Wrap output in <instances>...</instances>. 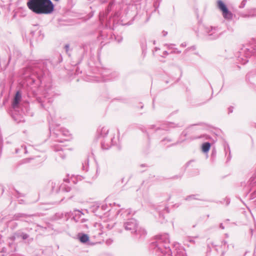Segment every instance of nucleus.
I'll use <instances>...</instances> for the list:
<instances>
[{
	"label": "nucleus",
	"mask_w": 256,
	"mask_h": 256,
	"mask_svg": "<svg viewBox=\"0 0 256 256\" xmlns=\"http://www.w3.org/2000/svg\"><path fill=\"white\" fill-rule=\"evenodd\" d=\"M170 242L168 234L158 235L156 236L155 241L150 244V248L158 256L166 254L169 255L171 253Z\"/></svg>",
	"instance_id": "f257e3e1"
},
{
	"label": "nucleus",
	"mask_w": 256,
	"mask_h": 256,
	"mask_svg": "<svg viewBox=\"0 0 256 256\" xmlns=\"http://www.w3.org/2000/svg\"><path fill=\"white\" fill-rule=\"evenodd\" d=\"M28 8L36 14H50L54 10V5L50 0H30Z\"/></svg>",
	"instance_id": "f03ea898"
},
{
	"label": "nucleus",
	"mask_w": 256,
	"mask_h": 256,
	"mask_svg": "<svg viewBox=\"0 0 256 256\" xmlns=\"http://www.w3.org/2000/svg\"><path fill=\"white\" fill-rule=\"evenodd\" d=\"M123 227L126 230L130 231L132 234L134 232L137 233L138 232H140V230H138V224L137 221L134 218L127 220L124 222Z\"/></svg>",
	"instance_id": "7ed1b4c3"
},
{
	"label": "nucleus",
	"mask_w": 256,
	"mask_h": 256,
	"mask_svg": "<svg viewBox=\"0 0 256 256\" xmlns=\"http://www.w3.org/2000/svg\"><path fill=\"white\" fill-rule=\"evenodd\" d=\"M217 6L222 12L223 17L227 20H230L232 18V14L228 10L226 5L221 0L217 1Z\"/></svg>",
	"instance_id": "20e7f679"
},
{
	"label": "nucleus",
	"mask_w": 256,
	"mask_h": 256,
	"mask_svg": "<svg viewBox=\"0 0 256 256\" xmlns=\"http://www.w3.org/2000/svg\"><path fill=\"white\" fill-rule=\"evenodd\" d=\"M206 32L210 40H216L221 35V33L217 27L208 28L206 29Z\"/></svg>",
	"instance_id": "39448f33"
},
{
	"label": "nucleus",
	"mask_w": 256,
	"mask_h": 256,
	"mask_svg": "<svg viewBox=\"0 0 256 256\" xmlns=\"http://www.w3.org/2000/svg\"><path fill=\"white\" fill-rule=\"evenodd\" d=\"M36 100L40 104L42 108H48L47 104L50 102V100L49 98H46V96L44 98L38 97Z\"/></svg>",
	"instance_id": "423d86ee"
},
{
	"label": "nucleus",
	"mask_w": 256,
	"mask_h": 256,
	"mask_svg": "<svg viewBox=\"0 0 256 256\" xmlns=\"http://www.w3.org/2000/svg\"><path fill=\"white\" fill-rule=\"evenodd\" d=\"M113 138H110V141L108 140H104L102 142V148L104 150H108V149L110 146L113 144Z\"/></svg>",
	"instance_id": "0eeeda50"
},
{
	"label": "nucleus",
	"mask_w": 256,
	"mask_h": 256,
	"mask_svg": "<svg viewBox=\"0 0 256 256\" xmlns=\"http://www.w3.org/2000/svg\"><path fill=\"white\" fill-rule=\"evenodd\" d=\"M21 98V94L19 92H17L14 98V102L12 103V106L14 108H17L18 104Z\"/></svg>",
	"instance_id": "6e6552de"
},
{
	"label": "nucleus",
	"mask_w": 256,
	"mask_h": 256,
	"mask_svg": "<svg viewBox=\"0 0 256 256\" xmlns=\"http://www.w3.org/2000/svg\"><path fill=\"white\" fill-rule=\"evenodd\" d=\"M78 238L80 242L82 243H86L88 242L89 237L86 234H81L78 235Z\"/></svg>",
	"instance_id": "1a4fd4ad"
},
{
	"label": "nucleus",
	"mask_w": 256,
	"mask_h": 256,
	"mask_svg": "<svg viewBox=\"0 0 256 256\" xmlns=\"http://www.w3.org/2000/svg\"><path fill=\"white\" fill-rule=\"evenodd\" d=\"M210 147V142H205L202 145V150L204 152H207L209 151Z\"/></svg>",
	"instance_id": "9d476101"
},
{
	"label": "nucleus",
	"mask_w": 256,
	"mask_h": 256,
	"mask_svg": "<svg viewBox=\"0 0 256 256\" xmlns=\"http://www.w3.org/2000/svg\"><path fill=\"white\" fill-rule=\"evenodd\" d=\"M10 240L12 241V242H9V246L12 248L11 251L14 252L16 250V244L14 242L15 240V237L14 236H12L10 238Z\"/></svg>",
	"instance_id": "9b49d317"
},
{
	"label": "nucleus",
	"mask_w": 256,
	"mask_h": 256,
	"mask_svg": "<svg viewBox=\"0 0 256 256\" xmlns=\"http://www.w3.org/2000/svg\"><path fill=\"white\" fill-rule=\"evenodd\" d=\"M108 130L107 128L106 127H102L101 128L100 130V134L104 137L106 134H108Z\"/></svg>",
	"instance_id": "f8f14e48"
},
{
	"label": "nucleus",
	"mask_w": 256,
	"mask_h": 256,
	"mask_svg": "<svg viewBox=\"0 0 256 256\" xmlns=\"http://www.w3.org/2000/svg\"><path fill=\"white\" fill-rule=\"evenodd\" d=\"M20 151L24 154L27 153L26 146H22L20 148L16 149V154H19L20 152Z\"/></svg>",
	"instance_id": "ddd939ff"
},
{
	"label": "nucleus",
	"mask_w": 256,
	"mask_h": 256,
	"mask_svg": "<svg viewBox=\"0 0 256 256\" xmlns=\"http://www.w3.org/2000/svg\"><path fill=\"white\" fill-rule=\"evenodd\" d=\"M176 126L174 124L169 123V124H166L164 126H163L162 128L166 130H168V128H175Z\"/></svg>",
	"instance_id": "4468645a"
},
{
	"label": "nucleus",
	"mask_w": 256,
	"mask_h": 256,
	"mask_svg": "<svg viewBox=\"0 0 256 256\" xmlns=\"http://www.w3.org/2000/svg\"><path fill=\"white\" fill-rule=\"evenodd\" d=\"M116 226V228L117 230L118 231V232H122V230L121 228H118V225L117 224H115L114 225H112V226H110V225L108 224L107 225V228L109 229H111L113 226Z\"/></svg>",
	"instance_id": "2eb2a0df"
},
{
	"label": "nucleus",
	"mask_w": 256,
	"mask_h": 256,
	"mask_svg": "<svg viewBox=\"0 0 256 256\" xmlns=\"http://www.w3.org/2000/svg\"><path fill=\"white\" fill-rule=\"evenodd\" d=\"M33 72L36 74L37 75V77L39 79H40V78L42 76V72H41L40 71H39V70H37L36 68H35L33 70Z\"/></svg>",
	"instance_id": "dca6fc26"
},
{
	"label": "nucleus",
	"mask_w": 256,
	"mask_h": 256,
	"mask_svg": "<svg viewBox=\"0 0 256 256\" xmlns=\"http://www.w3.org/2000/svg\"><path fill=\"white\" fill-rule=\"evenodd\" d=\"M176 256H187L184 250H180L176 252Z\"/></svg>",
	"instance_id": "f3484780"
},
{
	"label": "nucleus",
	"mask_w": 256,
	"mask_h": 256,
	"mask_svg": "<svg viewBox=\"0 0 256 256\" xmlns=\"http://www.w3.org/2000/svg\"><path fill=\"white\" fill-rule=\"evenodd\" d=\"M26 216V214H18L14 216V219L16 220H19L20 218L25 217Z\"/></svg>",
	"instance_id": "a211bd4d"
},
{
	"label": "nucleus",
	"mask_w": 256,
	"mask_h": 256,
	"mask_svg": "<svg viewBox=\"0 0 256 256\" xmlns=\"http://www.w3.org/2000/svg\"><path fill=\"white\" fill-rule=\"evenodd\" d=\"M20 236L22 238L23 240H26L29 237V235L26 233L22 232L20 234Z\"/></svg>",
	"instance_id": "6ab92c4d"
},
{
	"label": "nucleus",
	"mask_w": 256,
	"mask_h": 256,
	"mask_svg": "<svg viewBox=\"0 0 256 256\" xmlns=\"http://www.w3.org/2000/svg\"><path fill=\"white\" fill-rule=\"evenodd\" d=\"M60 132L64 136H67L68 135V131L66 130H61Z\"/></svg>",
	"instance_id": "aec40b11"
},
{
	"label": "nucleus",
	"mask_w": 256,
	"mask_h": 256,
	"mask_svg": "<svg viewBox=\"0 0 256 256\" xmlns=\"http://www.w3.org/2000/svg\"><path fill=\"white\" fill-rule=\"evenodd\" d=\"M12 117L15 121H16L17 122H20L22 121V120L20 118H16V116H14V112L12 113Z\"/></svg>",
	"instance_id": "412c9836"
},
{
	"label": "nucleus",
	"mask_w": 256,
	"mask_h": 256,
	"mask_svg": "<svg viewBox=\"0 0 256 256\" xmlns=\"http://www.w3.org/2000/svg\"><path fill=\"white\" fill-rule=\"evenodd\" d=\"M165 46L167 47V48L168 50H173L174 48V46H175V44H166Z\"/></svg>",
	"instance_id": "4be33fe9"
},
{
	"label": "nucleus",
	"mask_w": 256,
	"mask_h": 256,
	"mask_svg": "<svg viewBox=\"0 0 256 256\" xmlns=\"http://www.w3.org/2000/svg\"><path fill=\"white\" fill-rule=\"evenodd\" d=\"M246 2L247 0H243L239 6L240 8H244L246 4Z\"/></svg>",
	"instance_id": "5701e85b"
},
{
	"label": "nucleus",
	"mask_w": 256,
	"mask_h": 256,
	"mask_svg": "<svg viewBox=\"0 0 256 256\" xmlns=\"http://www.w3.org/2000/svg\"><path fill=\"white\" fill-rule=\"evenodd\" d=\"M256 177L254 176H252L250 178V184H254L256 182Z\"/></svg>",
	"instance_id": "b1692460"
},
{
	"label": "nucleus",
	"mask_w": 256,
	"mask_h": 256,
	"mask_svg": "<svg viewBox=\"0 0 256 256\" xmlns=\"http://www.w3.org/2000/svg\"><path fill=\"white\" fill-rule=\"evenodd\" d=\"M171 53L172 54H179L181 53V51L180 50H178V48H174V50L171 52Z\"/></svg>",
	"instance_id": "393cba45"
},
{
	"label": "nucleus",
	"mask_w": 256,
	"mask_h": 256,
	"mask_svg": "<svg viewBox=\"0 0 256 256\" xmlns=\"http://www.w3.org/2000/svg\"><path fill=\"white\" fill-rule=\"evenodd\" d=\"M63 216H64V214L62 213L56 214V219L61 218H63Z\"/></svg>",
	"instance_id": "a878e982"
},
{
	"label": "nucleus",
	"mask_w": 256,
	"mask_h": 256,
	"mask_svg": "<svg viewBox=\"0 0 256 256\" xmlns=\"http://www.w3.org/2000/svg\"><path fill=\"white\" fill-rule=\"evenodd\" d=\"M196 195L190 196L186 198V200H189L191 198L196 199V200L198 199L197 198H196Z\"/></svg>",
	"instance_id": "bb28decb"
},
{
	"label": "nucleus",
	"mask_w": 256,
	"mask_h": 256,
	"mask_svg": "<svg viewBox=\"0 0 256 256\" xmlns=\"http://www.w3.org/2000/svg\"><path fill=\"white\" fill-rule=\"evenodd\" d=\"M196 48L195 46H192L190 48H188L186 50V52H188L189 50H196Z\"/></svg>",
	"instance_id": "cd10ccee"
},
{
	"label": "nucleus",
	"mask_w": 256,
	"mask_h": 256,
	"mask_svg": "<svg viewBox=\"0 0 256 256\" xmlns=\"http://www.w3.org/2000/svg\"><path fill=\"white\" fill-rule=\"evenodd\" d=\"M65 48H66V52H68V48H69V45L68 44H66L65 46Z\"/></svg>",
	"instance_id": "c85d7f7f"
},
{
	"label": "nucleus",
	"mask_w": 256,
	"mask_h": 256,
	"mask_svg": "<svg viewBox=\"0 0 256 256\" xmlns=\"http://www.w3.org/2000/svg\"><path fill=\"white\" fill-rule=\"evenodd\" d=\"M186 46V42H183L180 44V46L184 48Z\"/></svg>",
	"instance_id": "c756f323"
},
{
	"label": "nucleus",
	"mask_w": 256,
	"mask_h": 256,
	"mask_svg": "<svg viewBox=\"0 0 256 256\" xmlns=\"http://www.w3.org/2000/svg\"><path fill=\"white\" fill-rule=\"evenodd\" d=\"M130 211L129 210H126V211L124 212V214H126V216H128V215L130 214Z\"/></svg>",
	"instance_id": "7c9ffc66"
},
{
	"label": "nucleus",
	"mask_w": 256,
	"mask_h": 256,
	"mask_svg": "<svg viewBox=\"0 0 256 256\" xmlns=\"http://www.w3.org/2000/svg\"><path fill=\"white\" fill-rule=\"evenodd\" d=\"M166 140H168V142H171L172 141V140L170 139L165 138V139L163 140L162 142H164Z\"/></svg>",
	"instance_id": "2f4dec72"
},
{
	"label": "nucleus",
	"mask_w": 256,
	"mask_h": 256,
	"mask_svg": "<svg viewBox=\"0 0 256 256\" xmlns=\"http://www.w3.org/2000/svg\"><path fill=\"white\" fill-rule=\"evenodd\" d=\"M220 228L222 230L224 228V226H223L222 224H220Z\"/></svg>",
	"instance_id": "473e14b6"
},
{
	"label": "nucleus",
	"mask_w": 256,
	"mask_h": 256,
	"mask_svg": "<svg viewBox=\"0 0 256 256\" xmlns=\"http://www.w3.org/2000/svg\"><path fill=\"white\" fill-rule=\"evenodd\" d=\"M122 38L120 37V38H118L117 40L118 42H120L122 41Z\"/></svg>",
	"instance_id": "72a5a7b5"
},
{
	"label": "nucleus",
	"mask_w": 256,
	"mask_h": 256,
	"mask_svg": "<svg viewBox=\"0 0 256 256\" xmlns=\"http://www.w3.org/2000/svg\"><path fill=\"white\" fill-rule=\"evenodd\" d=\"M141 230L142 234L145 235L146 234V232L144 230Z\"/></svg>",
	"instance_id": "f704fd0d"
},
{
	"label": "nucleus",
	"mask_w": 256,
	"mask_h": 256,
	"mask_svg": "<svg viewBox=\"0 0 256 256\" xmlns=\"http://www.w3.org/2000/svg\"><path fill=\"white\" fill-rule=\"evenodd\" d=\"M232 108H228L229 113H230V112H232Z\"/></svg>",
	"instance_id": "c9c22d12"
},
{
	"label": "nucleus",
	"mask_w": 256,
	"mask_h": 256,
	"mask_svg": "<svg viewBox=\"0 0 256 256\" xmlns=\"http://www.w3.org/2000/svg\"><path fill=\"white\" fill-rule=\"evenodd\" d=\"M102 234V232H101V230H100V232H98L97 235H98V236H100Z\"/></svg>",
	"instance_id": "e433bc0d"
},
{
	"label": "nucleus",
	"mask_w": 256,
	"mask_h": 256,
	"mask_svg": "<svg viewBox=\"0 0 256 256\" xmlns=\"http://www.w3.org/2000/svg\"><path fill=\"white\" fill-rule=\"evenodd\" d=\"M251 16H256V10H254V14L250 15Z\"/></svg>",
	"instance_id": "4c0bfd02"
},
{
	"label": "nucleus",
	"mask_w": 256,
	"mask_h": 256,
	"mask_svg": "<svg viewBox=\"0 0 256 256\" xmlns=\"http://www.w3.org/2000/svg\"><path fill=\"white\" fill-rule=\"evenodd\" d=\"M168 52L167 51H164V55H168Z\"/></svg>",
	"instance_id": "58836bf2"
},
{
	"label": "nucleus",
	"mask_w": 256,
	"mask_h": 256,
	"mask_svg": "<svg viewBox=\"0 0 256 256\" xmlns=\"http://www.w3.org/2000/svg\"><path fill=\"white\" fill-rule=\"evenodd\" d=\"M112 78H106L104 80V81H106V80H111Z\"/></svg>",
	"instance_id": "ea45409f"
},
{
	"label": "nucleus",
	"mask_w": 256,
	"mask_h": 256,
	"mask_svg": "<svg viewBox=\"0 0 256 256\" xmlns=\"http://www.w3.org/2000/svg\"><path fill=\"white\" fill-rule=\"evenodd\" d=\"M164 210H166V212H168V208L165 207L164 208Z\"/></svg>",
	"instance_id": "a19ab883"
},
{
	"label": "nucleus",
	"mask_w": 256,
	"mask_h": 256,
	"mask_svg": "<svg viewBox=\"0 0 256 256\" xmlns=\"http://www.w3.org/2000/svg\"><path fill=\"white\" fill-rule=\"evenodd\" d=\"M163 33H164V36H166L167 34V32H164Z\"/></svg>",
	"instance_id": "79ce46f5"
},
{
	"label": "nucleus",
	"mask_w": 256,
	"mask_h": 256,
	"mask_svg": "<svg viewBox=\"0 0 256 256\" xmlns=\"http://www.w3.org/2000/svg\"><path fill=\"white\" fill-rule=\"evenodd\" d=\"M224 242V245H225V244H227L226 242V241H224V242Z\"/></svg>",
	"instance_id": "37998d69"
},
{
	"label": "nucleus",
	"mask_w": 256,
	"mask_h": 256,
	"mask_svg": "<svg viewBox=\"0 0 256 256\" xmlns=\"http://www.w3.org/2000/svg\"><path fill=\"white\" fill-rule=\"evenodd\" d=\"M154 49H155V50H156H156H159V49H158V48H154Z\"/></svg>",
	"instance_id": "c03bdc74"
},
{
	"label": "nucleus",
	"mask_w": 256,
	"mask_h": 256,
	"mask_svg": "<svg viewBox=\"0 0 256 256\" xmlns=\"http://www.w3.org/2000/svg\"><path fill=\"white\" fill-rule=\"evenodd\" d=\"M225 236H226V238H228V234H225Z\"/></svg>",
	"instance_id": "a18cd8bd"
},
{
	"label": "nucleus",
	"mask_w": 256,
	"mask_h": 256,
	"mask_svg": "<svg viewBox=\"0 0 256 256\" xmlns=\"http://www.w3.org/2000/svg\"><path fill=\"white\" fill-rule=\"evenodd\" d=\"M190 240V242H192V240H191V239H190V240Z\"/></svg>",
	"instance_id": "49530a36"
}]
</instances>
